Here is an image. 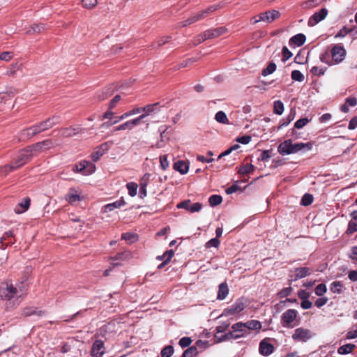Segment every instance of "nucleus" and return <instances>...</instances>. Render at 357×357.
Returning a JSON list of instances; mask_svg holds the SVG:
<instances>
[{
  "instance_id": "nucleus-9",
  "label": "nucleus",
  "mask_w": 357,
  "mask_h": 357,
  "mask_svg": "<svg viewBox=\"0 0 357 357\" xmlns=\"http://www.w3.org/2000/svg\"><path fill=\"white\" fill-rule=\"evenodd\" d=\"M32 152L39 153L47 151L54 146V142L52 139H45L29 146Z\"/></svg>"
},
{
  "instance_id": "nucleus-41",
  "label": "nucleus",
  "mask_w": 357,
  "mask_h": 357,
  "mask_svg": "<svg viewBox=\"0 0 357 357\" xmlns=\"http://www.w3.org/2000/svg\"><path fill=\"white\" fill-rule=\"evenodd\" d=\"M35 314L38 316H41L44 314V312L43 311L36 312L33 307H25L22 310V314L26 317Z\"/></svg>"
},
{
  "instance_id": "nucleus-43",
  "label": "nucleus",
  "mask_w": 357,
  "mask_h": 357,
  "mask_svg": "<svg viewBox=\"0 0 357 357\" xmlns=\"http://www.w3.org/2000/svg\"><path fill=\"white\" fill-rule=\"evenodd\" d=\"M142 112V107H137L132 109V110H130L127 112H125L124 114L119 116L120 119H125L130 116H132L134 114H137Z\"/></svg>"
},
{
  "instance_id": "nucleus-25",
  "label": "nucleus",
  "mask_w": 357,
  "mask_h": 357,
  "mask_svg": "<svg viewBox=\"0 0 357 357\" xmlns=\"http://www.w3.org/2000/svg\"><path fill=\"white\" fill-rule=\"evenodd\" d=\"M125 204H126V202L123 200V198H121V199L117 200L113 203L106 204L104 206V208H105L104 212L112 211L115 208H120V207L124 206Z\"/></svg>"
},
{
  "instance_id": "nucleus-26",
  "label": "nucleus",
  "mask_w": 357,
  "mask_h": 357,
  "mask_svg": "<svg viewBox=\"0 0 357 357\" xmlns=\"http://www.w3.org/2000/svg\"><path fill=\"white\" fill-rule=\"evenodd\" d=\"M132 253L129 250H124L123 252H119L113 257H111L110 259L112 260H128L132 258Z\"/></svg>"
},
{
  "instance_id": "nucleus-16",
  "label": "nucleus",
  "mask_w": 357,
  "mask_h": 357,
  "mask_svg": "<svg viewBox=\"0 0 357 357\" xmlns=\"http://www.w3.org/2000/svg\"><path fill=\"white\" fill-rule=\"evenodd\" d=\"M114 92L113 86H108L104 88L102 90L98 91L96 94V98L99 101H103L109 98Z\"/></svg>"
},
{
  "instance_id": "nucleus-60",
  "label": "nucleus",
  "mask_w": 357,
  "mask_h": 357,
  "mask_svg": "<svg viewBox=\"0 0 357 357\" xmlns=\"http://www.w3.org/2000/svg\"><path fill=\"white\" fill-rule=\"evenodd\" d=\"M292 291V288L291 287H286L282 289L280 291L278 292V296L280 298H284L291 294Z\"/></svg>"
},
{
  "instance_id": "nucleus-44",
  "label": "nucleus",
  "mask_w": 357,
  "mask_h": 357,
  "mask_svg": "<svg viewBox=\"0 0 357 357\" xmlns=\"http://www.w3.org/2000/svg\"><path fill=\"white\" fill-rule=\"evenodd\" d=\"M222 201V198L220 195H213L209 197L208 202L210 205L212 206L219 205Z\"/></svg>"
},
{
  "instance_id": "nucleus-14",
  "label": "nucleus",
  "mask_w": 357,
  "mask_h": 357,
  "mask_svg": "<svg viewBox=\"0 0 357 357\" xmlns=\"http://www.w3.org/2000/svg\"><path fill=\"white\" fill-rule=\"evenodd\" d=\"M105 353L104 342L100 340H96L91 350V354L93 357H102Z\"/></svg>"
},
{
  "instance_id": "nucleus-13",
  "label": "nucleus",
  "mask_w": 357,
  "mask_h": 357,
  "mask_svg": "<svg viewBox=\"0 0 357 357\" xmlns=\"http://www.w3.org/2000/svg\"><path fill=\"white\" fill-rule=\"evenodd\" d=\"M328 15V10L326 8H321L318 12L314 13L308 20V25L313 26L321 20H324Z\"/></svg>"
},
{
  "instance_id": "nucleus-30",
  "label": "nucleus",
  "mask_w": 357,
  "mask_h": 357,
  "mask_svg": "<svg viewBox=\"0 0 357 357\" xmlns=\"http://www.w3.org/2000/svg\"><path fill=\"white\" fill-rule=\"evenodd\" d=\"M174 169L182 174H185L188 170V166L184 161H177L174 164Z\"/></svg>"
},
{
  "instance_id": "nucleus-22",
  "label": "nucleus",
  "mask_w": 357,
  "mask_h": 357,
  "mask_svg": "<svg viewBox=\"0 0 357 357\" xmlns=\"http://www.w3.org/2000/svg\"><path fill=\"white\" fill-rule=\"evenodd\" d=\"M224 3L220 2L217 4L209 6L207 8L202 10V17H207L209 15L215 13V11L222 8L224 7Z\"/></svg>"
},
{
  "instance_id": "nucleus-42",
  "label": "nucleus",
  "mask_w": 357,
  "mask_h": 357,
  "mask_svg": "<svg viewBox=\"0 0 357 357\" xmlns=\"http://www.w3.org/2000/svg\"><path fill=\"white\" fill-rule=\"evenodd\" d=\"M43 30H45L44 24H34L29 27L26 31V33L31 34L33 33H40Z\"/></svg>"
},
{
  "instance_id": "nucleus-49",
  "label": "nucleus",
  "mask_w": 357,
  "mask_h": 357,
  "mask_svg": "<svg viewBox=\"0 0 357 357\" xmlns=\"http://www.w3.org/2000/svg\"><path fill=\"white\" fill-rule=\"evenodd\" d=\"M327 291V288L325 284H319L314 289V293L316 295L321 296H323Z\"/></svg>"
},
{
  "instance_id": "nucleus-61",
  "label": "nucleus",
  "mask_w": 357,
  "mask_h": 357,
  "mask_svg": "<svg viewBox=\"0 0 357 357\" xmlns=\"http://www.w3.org/2000/svg\"><path fill=\"white\" fill-rule=\"evenodd\" d=\"M192 342V340L188 337H183L179 340V345L182 348L188 347Z\"/></svg>"
},
{
  "instance_id": "nucleus-57",
  "label": "nucleus",
  "mask_w": 357,
  "mask_h": 357,
  "mask_svg": "<svg viewBox=\"0 0 357 357\" xmlns=\"http://www.w3.org/2000/svg\"><path fill=\"white\" fill-rule=\"evenodd\" d=\"M282 61H286L288 59H289L292 56V53L288 50V48L284 46L282 48Z\"/></svg>"
},
{
  "instance_id": "nucleus-53",
  "label": "nucleus",
  "mask_w": 357,
  "mask_h": 357,
  "mask_svg": "<svg viewBox=\"0 0 357 357\" xmlns=\"http://www.w3.org/2000/svg\"><path fill=\"white\" fill-rule=\"evenodd\" d=\"M103 154L104 153L96 147L94 151L91 153V158L93 162H97Z\"/></svg>"
},
{
  "instance_id": "nucleus-21",
  "label": "nucleus",
  "mask_w": 357,
  "mask_h": 357,
  "mask_svg": "<svg viewBox=\"0 0 357 357\" xmlns=\"http://www.w3.org/2000/svg\"><path fill=\"white\" fill-rule=\"evenodd\" d=\"M240 337H242V335H236V333H233L231 331L225 335H222L220 337H218L217 335H215L213 344L220 342H222L225 340H227L229 339H238Z\"/></svg>"
},
{
  "instance_id": "nucleus-48",
  "label": "nucleus",
  "mask_w": 357,
  "mask_h": 357,
  "mask_svg": "<svg viewBox=\"0 0 357 357\" xmlns=\"http://www.w3.org/2000/svg\"><path fill=\"white\" fill-rule=\"evenodd\" d=\"M198 351L195 347H191L187 349L183 354V357H194L197 355Z\"/></svg>"
},
{
  "instance_id": "nucleus-31",
  "label": "nucleus",
  "mask_w": 357,
  "mask_h": 357,
  "mask_svg": "<svg viewBox=\"0 0 357 357\" xmlns=\"http://www.w3.org/2000/svg\"><path fill=\"white\" fill-rule=\"evenodd\" d=\"M356 346L353 344H346L340 347L337 349L339 354H347L353 351Z\"/></svg>"
},
{
  "instance_id": "nucleus-36",
  "label": "nucleus",
  "mask_w": 357,
  "mask_h": 357,
  "mask_svg": "<svg viewBox=\"0 0 357 357\" xmlns=\"http://www.w3.org/2000/svg\"><path fill=\"white\" fill-rule=\"evenodd\" d=\"M284 105L282 101L276 100L273 102V112L275 114L281 115L284 112Z\"/></svg>"
},
{
  "instance_id": "nucleus-7",
  "label": "nucleus",
  "mask_w": 357,
  "mask_h": 357,
  "mask_svg": "<svg viewBox=\"0 0 357 357\" xmlns=\"http://www.w3.org/2000/svg\"><path fill=\"white\" fill-rule=\"evenodd\" d=\"M245 308V304L243 301L241 299H238L233 305L231 306L225 308L222 314H221V317L225 316H231V315H235L241 312H242Z\"/></svg>"
},
{
  "instance_id": "nucleus-3",
  "label": "nucleus",
  "mask_w": 357,
  "mask_h": 357,
  "mask_svg": "<svg viewBox=\"0 0 357 357\" xmlns=\"http://www.w3.org/2000/svg\"><path fill=\"white\" fill-rule=\"evenodd\" d=\"M280 16V13L276 10H268L264 13H260L258 16H255L251 19V23L253 24L259 22H265L266 23H271L274 20L278 19Z\"/></svg>"
},
{
  "instance_id": "nucleus-28",
  "label": "nucleus",
  "mask_w": 357,
  "mask_h": 357,
  "mask_svg": "<svg viewBox=\"0 0 357 357\" xmlns=\"http://www.w3.org/2000/svg\"><path fill=\"white\" fill-rule=\"evenodd\" d=\"M244 328L249 330L259 331L261 328V322L257 320H250L245 323H243Z\"/></svg>"
},
{
  "instance_id": "nucleus-15",
  "label": "nucleus",
  "mask_w": 357,
  "mask_h": 357,
  "mask_svg": "<svg viewBox=\"0 0 357 357\" xmlns=\"http://www.w3.org/2000/svg\"><path fill=\"white\" fill-rule=\"evenodd\" d=\"M59 116H52L47 119L45 121H41L38 123L40 132H44L59 123Z\"/></svg>"
},
{
  "instance_id": "nucleus-4",
  "label": "nucleus",
  "mask_w": 357,
  "mask_h": 357,
  "mask_svg": "<svg viewBox=\"0 0 357 357\" xmlns=\"http://www.w3.org/2000/svg\"><path fill=\"white\" fill-rule=\"evenodd\" d=\"M314 333L310 329L300 327L294 331L292 335V339L295 342H306L312 338Z\"/></svg>"
},
{
  "instance_id": "nucleus-59",
  "label": "nucleus",
  "mask_w": 357,
  "mask_h": 357,
  "mask_svg": "<svg viewBox=\"0 0 357 357\" xmlns=\"http://www.w3.org/2000/svg\"><path fill=\"white\" fill-rule=\"evenodd\" d=\"M220 241L218 239V238H214L208 241L205 246L206 248H210L211 247H214L217 248L219 246Z\"/></svg>"
},
{
  "instance_id": "nucleus-32",
  "label": "nucleus",
  "mask_w": 357,
  "mask_h": 357,
  "mask_svg": "<svg viewBox=\"0 0 357 357\" xmlns=\"http://www.w3.org/2000/svg\"><path fill=\"white\" fill-rule=\"evenodd\" d=\"M319 59L321 62L328 65V66H333L332 59H331V52L326 51L323 54H321L319 56Z\"/></svg>"
},
{
  "instance_id": "nucleus-8",
  "label": "nucleus",
  "mask_w": 357,
  "mask_h": 357,
  "mask_svg": "<svg viewBox=\"0 0 357 357\" xmlns=\"http://www.w3.org/2000/svg\"><path fill=\"white\" fill-rule=\"evenodd\" d=\"M146 117V114H142L139 116L138 117L129 120L126 122H124L119 126L114 128V131L118 132L121 130H132L134 127L138 126L142 120H143Z\"/></svg>"
},
{
  "instance_id": "nucleus-6",
  "label": "nucleus",
  "mask_w": 357,
  "mask_h": 357,
  "mask_svg": "<svg viewBox=\"0 0 357 357\" xmlns=\"http://www.w3.org/2000/svg\"><path fill=\"white\" fill-rule=\"evenodd\" d=\"M73 170L74 172L80 173L83 175H89L96 171V165L89 161L82 160L76 164Z\"/></svg>"
},
{
  "instance_id": "nucleus-38",
  "label": "nucleus",
  "mask_w": 357,
  "mask_h": 357,
  "mask_svg": "<svg viewBox=\"0 0 357 357\" xmlns=\"http://www.w3.org/2000/svg\"><path fill=\"white\" fill-rule=\"evenodd\" d=\"M275 70L276 64L273 62H271L268 63L267 67L262 70L261 74L263 76H267L268 75L272 74L273 72L275 71Z\"/></svg>"
},
{
  "instance_id": "nucleus-20",
  "label": "nucleus",
  "mask_w": 357,
  "mask_h": 357,
  "mask_svg": "<svg viewBox=\"0 0 357 357\" xmlns=\"http://www.w3.org/2000/svg\"><path fill=\"white\" fill-rule=\"evenodd\" d=\"M161 106L159 102L148 105L142 107V112H144L146 116L152 114L158 113L160 111Z\"/></svg>"
},
{
  "instance_id": "nucleus-2",
  "label": "nucleus",
  "mask_w": 357,
  "mask_h": 357,
  "mask_svg": "<svg viewBox=\"0 0 357 357\" xmlns=\"http://www.w3.org/2000/svg\"><path fill=\"white\" fill-rule=\"evenodd\" d=\"M312 148V144L310 142L307 143H296L292 144L291 139H287L281 143L278 147V153L282 155H289L291 153H295L298 151H301L303 149L311 150Z\"/></svg>"
},
{
  "instance_id": "nucleus-52",
  "label": "nucleus",
  "mask_w": 357,
  "mask_h": 357,
  "mask_svg": "<svg viewBox=\"0 0 357 357\" xmlns=\"http://www.w3.org/2000/svg\"><path fill=\"white\" fill-rule=\"evenodd\" d=\"M20 167H21V166L19 164L15 163V160L10 165H7L5 166L0 167V170H6L8 169L9 172H13Z\"/></svg>"
},
{
  "instance_id": "nucleus-64",
  "label": "nucleus",
  "mask_w": 357,
  "mask_h": 357,
  "mask_svg": "<svg viewBox=\"0 0 357 357\" xmlns=\"http://www.w3.org/2000/svg\"><path fill=\"white\" fill-rule=\"evenodd\" d=\"M13 56L12 52H3L0 54V60L9 61Z\"/></svg>"
},
{
  "instance_id": "nucleus-5",
  "label": "nucleus",
  "mask_w": 357,
  "mask_h": 357,
  "mask_svg": "<svg viewBox=\"0 0 357 357\" xmlns=\"http://www.w3.org/2000/svg\"><path fill=\"white\" fill-rule=\"evenodd\" d=\"M346 50L340 45H334L331 50V59L333 65L342 62L346 56Z\"/></svg>"
},
{
  "instance_id": "nucleus-37",
  "label": "nucleus",
  "mask_w": 357,
  "mask_h": 357,
  "mask_svg": "<svg viewBox=\"0 0 357 357\" xmlns=\"http://www.w3.org/2000/svg\"><path fill=\"white\" fill-rule=\"evenodd\" d=\"M215 119L219 123H223V124H228L229 123V120H228V119L227 117V115L222 111H219L218 112H217L216 114H215Z\"/></svg>"
},
{
  "instance_id": "nucleus-27",
  "label": "nucleus",
  "mask_w": 357,
  "mask_h": 357,
  "mask_svg": "<svg viewBox=\"0 0 357 357\" xmlns=\"http://www.w3.org/2000/svg\"><path fill=\"white\" fill-rule=\"evenodd\" d=\"M305 36L303 33H298L291 38L289 40L290 44H294L298 47L303 45L305 42Z\"/></svg>"
},
{
  "instance_id": "nucleus-18",
  "label": "nucleus",
  "mask_w": 357,
  "mask_h": 357,
  "mask_svg": "<svg viewBox=\"0 0 357 357\" xmlns=\"http://www.w3.org/2000/svg\"><path fill=\"white\" fill-rule=\"evenodd\" d=\"M80 132V129L79 127H68L61 128L59 130L60 135L63 137H72L79 133Z\"/></svg>"
},
{
  "instance_id": "nucleus-11",
  "label": "nucleus",
  "mask_w": 357,
  "mask_h": 357,
  "mask_svg": "<svg viewBox=\"0 0 357 357\" xmlns=\"http://www.w3.org/2000/svg\"><path fill=\"white\" fill-rule=\"evenodd\" d=\"M298 312L294 309L286 310L281 317V323L284 327H291V323L296 319Z\"/></svg>"
},
{
  "instance_id": "nucleus-19",
  "label": "nucleus",
  "mask_w": 357,
  "mask_h": 357,
  "mask_svg": "<svg viewBox=\"0 0 357 357\" xmlns=\"http://www.w3.org/2000/svg\"><path fill=\"white\" fill-rule=\"evenodd\" d=\"M294 271L295 273L294 280H297L310 275L312 270L308 267H300L296 268Z\"/></svg>"
},
{
  "instance_id": "nucleus-34",
  "label": "nucleus",
  "mask_w": 357,
  "mask_h": 357,
  "mask_svg": "<svg viewBox=\"0 0 357 357\" xmlns=\"http://www.w3.org/2000/svg\"><path fill=\"white\" fill-rule=\"evenodd\" d=\"M343 285L340 281H335L331 284L330 289L333 293L340 294L342 292Z\"/></svg>"
},
{
  "instance_id": "nucleus-58",
  "label": "nucleus",
  "mask_w": 357,
  "mask_h": 357,
  "mask_svg": "<svg viewBox=\"0 0 357 357\" xmlns=\"http://www.w3.org/2000/svg\"><path fill=\"white\" fill-rule=\"evenodd\" d=\"M121 100V97L120 95H116L110 101L109 103V109H112L116 107L117 103Z\"/></svg>"
},
{
  "instance_id": "nucleus-23",
  "label": "nucleus",
  "mask_w": 357,
  "mask_h": 357,
  "mask_svg": "<svg viewBox=\"0 0 357 357\" xmlns=\"http://www.w3.org/2000/svg\"><path fill=\"white\" fill-rule=\"evenodd\" d=\"M30 203L31 199L29 197L24 198V200L15 207V212L17 214L24 213L29 208Z\"/></svg>"
},
{
  "instance_id": "nucleus-1",
  "label": "nucleus",
  "mask_w": 357,
  "mask_h": 357,
  "mask_svg": "<svg viewBox=\"0 0 357 357\" xmlns=\"http://www.w3.org/2000/svg\"><path fill=\"white\" fill-rule=\"evenodd\" d=\"M24 289L22 287L17 288L12 283L6 282L3 286L0 288V297L1 299L10 301L16 297L15 301L16 305H19L21 300L24 295Z\"/></svg>"
},
{
  "instance_id": "nucleus-55",
  "label": "nucleus",
  "mask_w": 357,
  "mask_h": 357,
  "mask_svg": "<svg viewBox=\"0 0 357 357\" xmlns=\"http://www.w3.org/2000/svg\"><path fill=\"white\" fill-rule=\"evenodd\" d=\"M151 174H145L140 179L139 181V187L146 188L149 181L150 180Z\"/></svg>"
},
{
  "instance_id": "nucleus-56",
  "label": "nucleus",
  "mask_w": 357,
  "mask_h": 357,
  "mask_svg": "<svg viewBox=\"0 0 357 357\" xmlns=\"http://www.w3.org/2000/svg\"><path fill=\"white\" fill-rule=\"evenodd\" d=\"M166 255H168V257H167L166 259H165V261L162 263H161L158 266V268L159 269L162 268L167 263H169V261L171 260V259L174 256V251L172 250H167V251H166Z\"/></svg>"
},
{
  "instance_id": "nucleus-40",
  "label": "nucleus",
  "mask_w": 357,
  "mask_h": 357,
  "mask_svg": "<svg viewBox=\"0 0 357 357\" xmlns=\"http://www.w3.org/2000/svg\"><path fill=\"white\" fill-rule=\"evenodd\" d=\"M255 169V167L252 164H246L244 166H242L238 169V173L240 174H248L252 172Z\"/></svg>"
},
{
  "instance_id": "nucleus-62",
  "label": "nucleus",
  "mask_w": 357,
  "mask_h": 357,
  "mask_svg": "<svg viewBox=\"0 0 357 357\" xmlns=\"http://www.w3.org/2000/svg\"><path fill=\"white\" fill-rule=\"evenodd\" d=\"M309 120L307 118H303L298 119L294 124V127L298 129H301L304 127L307 123Z\"/></svg>"
},
{
  "instance_id": "nucleus-33",
  "label": "nucleus",
  "mask_w": 357,
  "mask_h": 357,
  "mask_svg": "<svg viewBox=\"0 0 357 357\" xmlns=\"http://www.w3.org/2000/svg\"><path fill=\"white\" fill-rule=\"evenodd\" d=\"M33 137H34L33 135L31 133V131H30V128H28L22 130L20 132L19 140L24 142V141H26V140L31 139Z\"/></svg>"
},
{
  "instance_id": "nucleus-10",
  "label": "nucleus",
  "mask_w": 357,
  "mask_h": 357,
  "mask_svg": "<svg viewBox=\"0 0 357 357\" xmlns=\"http://www.w3.org/2000/svg\"><path fill=\"white\" fill-rule=\"evenodd\" d=\"M33 155L30 146H28L20 151L15 159V163L19 164L22 167L31 160Z\"/></svg>"
},
{
  "instance_id": "nucleus-35",
  "label": "nucleus",
  "mask_w": 357,
  "mask_h": 357,
  "mask_svg": "<svg viewBox=\"0 0 357 357\" xmlns=\"http://www.w3.org/2000/svg\"><path fill=\"white\" fill-rule=\"evenodd\" d=\"M357 231V220H351L348 223L346 234L349 236Z\"/></svg>"
},
{
  "instance_id": "nucleus-54",
  "label": "nucleus",
  "mask_w": 357,
  "mask_h": 357,
  "mask_svg": "<svg viewBox=\"0 0 357 357\" xmlns=\"http://www.w3.org/2000/svg\"><path fill=\"white\" fill-rule=\"evenodd\" d=\"M82 3L85 8L91 9L96 6L97 0H82Z\"/></svg>"
},
{
  "instance_id": "nucleus-47",
  "label": "nucleus",
  "mask_w": 357,
  "mask_h": 357,
  "mask_svg": "<svg viewBox=\"0 0 357 357\" xmlns=\"http://www.w3.org/2000/svg\"><path fill=\"white\" fill-rule=\"evenodd\" d=\"M291 79L297 82H303L304 80V75L299 70H294L291 74Z\"/></svg>"
},
{
  "instance_id": "nucleus-39",
  "label": "nucleus",
  "mask_w": 357,
  "mask_h": 357,
  "mask_svg": "<svg viewBox=\"0 0 357 357\" xmlns=\"http://www.w3.org/2000/svg\"><path fill=\"white\" fill-rule=\"evenodd\" d=\"M79 195H77L74 190L70 189L69 193L66 196V200L70 203H73L79 201Z\"/></svg>"
},
{
  "instance_id": "nucleus-17",
  "label": "nucleus",
  "mask_w": 357,
  "mask_h": 357,
  "mask_svg": "<svg viewBox=\"0 0 357 357\" xmlns=\"http://www.w3.org/2000/svg\"><path fill=\"white\" fill-rule=\"evenodd\" d=\"M274 347L273 344L267 342L265 340H263L259 343V353L263 356H268L273 352Z\"/></svg>"
},
{
  "instance_id": "nucleus-46",
  "label": "nucleus",
  "mask_w": 357,
  "mask_h": 357,
  "mask_svg": "<svg viewBox=\"0 0 357 357\" xmlns=\"http://www.w3.org/2000/svg\"><path fill=\"white\" fill-rule=\"evenodd\" d=\"M174 353V348L172 346L168 345L165 347L161 351V357H170Z\"/></svg>"
},
{
  "instance_id": "nucleus-29",
  "label": "nucleus",
  "mask_w": 357,
  "mask_h": 357,
  "mask_svg": "<svg viewBox=\"0 0 357 357\" xmlns=\"http://www.w3.org/2000/svg\"><path fill=\"white\" fill-rule=\"evenodd\" d=\"M229 294V288L226 283L223 282L219 285L217 298L218 300H223Z\"/></svg>"
},
{
  "instance_id": "nucleus-51",
  "label": "nucleus",
  "mask_w": 357,
  "mask_h": 357,
  "mask_svg": "<svg viewBox=\"0 0 357 357\" xmlns=\"http://www.w3.org/2000/svg\"><path fill=\"white\" fill-rule=\"evenodd\" d=\"M313 202V196L311 194H305L301 199V204L303 206H309Z\"/></svg>"
},
{
  "instance_id": "nucleus-24",
  "label": "nucleus",
  "mask_w": 357,
  "mask_h": 357,
  "mask_svg": "<svg viewBox=\"0 0 357 357\" xmlns=\"http://www.w3.org/2000/svg\"><path fill=\"white\" fill-rule=\"evenodd\" d=\"M231 329L232 332L236 333V335H242V337H244L248 334L247 330L244 328L243 322H238L236 324H234L231 326Z\"/></svg>"
},
{
  "instance_id": "nucleus-63",
  "label": "nucleus",
  "mask_w": 357,
  "mask_h": 357,
  "mask_svg": "<svg viewBox=\"0 0 357 357\" xmlns=\"http://www.w3.org/2000/svg\"><path fill=\"white\" fill-rule=\"evenodd\" d=\"M160 167L163 170H165L169 167V162L167 155H162L160 157Z\"/></svg>"
},
{
  "instance_id": "nucleus-12",
  "label": "nucleus",
  "mask_w": 357,
  "mask_h": 357,
  "mask_svg": "<svg viewBox=\"0 0 357 357\" xmlns=\"http://www.w3.org/2000/svg\"><path fill=\"white\" fill-rule=\"evenodd\" d=\"M227 31V29L225 26L208 29L202 33V41L217 38L226 33Z\"/></svg>"
},
{
  "instance_id": "nucleus-50",
  "label": "nucleus",
  "mask_w": 357,
  "mask_h": 357,
  "mask_svg": "<svg viewBox=\"0 0 357 357\" xmlns=\"http://www.w3.org/2000/svg\"><path fill=\"white\" fill-rule=\"evenodd\" d=\"M126 186L128 190V194L131 197H134L137 195V185L136 183L132 182L128 183Z\"/></svg>"
},
{
  "instance_id": "nucleus-45",
  "label": "nucleus",
  "mask_w": 357,
  "mask_h": 357,
  "mask_svg": "<svg viewBox=\"0 0 357 357\" xmlns=\"http://www.w3.org/2000/svg\"><path fill=\"white\" fill-rule=\"evenodd\" d=\"M121 238L132 243L137 240V236L135 234L131 233H123L121 235Z\"/></svg>"
}]
</instances>
